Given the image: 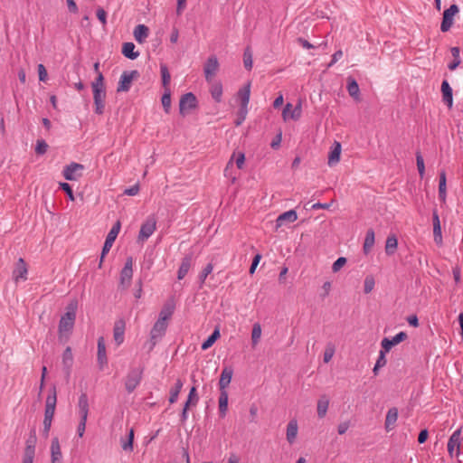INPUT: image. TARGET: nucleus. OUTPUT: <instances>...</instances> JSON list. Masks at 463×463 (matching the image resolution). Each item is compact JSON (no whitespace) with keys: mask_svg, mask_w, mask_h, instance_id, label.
Masks as SVG:
<instances>
[{"mask_svg":"<svg viewBox=\"0 0 463 463\" xmlns=\"http://www.w3.org/2000/svg\"><path fill=\"white\" fill-rule=\"evenodd\" d=\"M211 95L216 102L222 101V85L220 82H214L210 89Z\"/></svg>","mask_w":463,"mask_h":463,"instance_id":"obj_45","label":"nucleus"},{"mask_svg":"<svg viewBox=\"0 0 463 463\" xmlns=\"http://www.w3.org/2000/svg\"><path fill=\"white\" fill-rule=\"evenodd\" d=\"M347 91L349 95L355 100L360 99V90L357 81L353 77L347 78Z\"/></svg>","mask_w":463,"mask_h":463,"instance_id":"obj_29","label":"nucleus"},{"mask_svg":"<svg viewBox=\"0 0 463 463\" xmlns=\"http://www.w3.org/2000/svg\"><path fill=\"white\" fill-rule=\"evenodd\" d=\"M298 219V214L295 210H289L281 213L276 221V229L279 228L284 222H294Z\"/></svg>","mask_w":463,"mask_h":463,"instance_id":"obj_21","label":"nucleus"},{"mask_svg":"<svg viewBox=\"0 0 463 463\" xmlns=\"http://www.w3.org/2000/svg\"><path fill=\"white\" fill-rule=\"evenodd\" d=\"M182 387H183L182 380L177 379L175 383V386L173 388H171V390H170V396H169L170 403H175L177 401L178 395L182 390Z\"/></svg>","mask_w":463,"mask_h":463,"instance_id":"obj_43","label":"nucleus"},{"mask_svg":"<svg viewBox=\"0 0 463 463\" xmlns=\"http://www.w3.org/2000/svg\"><path fill=\"white\" fill-rule=\"evenodd\" d=\"M126 323L123 319L115 322L113 329V337L117 345H120L124 342Z\"/></svg>","mask_w":463,"mask_h":463,"instance_id":"obj_18","label":"nucleus"},{"mask_svg":"<svg viewBox=\"0 0 463 463\" xmlns=\"http://www.w3.org/2000/svg\"><path fill=\"white\" fill-rule=\"evenodd\" d=\"M407 337H408V335L405 332L398 333L392 339L385 337L382 340V343H381L382 348L384 349L385 351L389 352L394 345L406 340Z\"/></svg>","mask_w":463,"mask_h":463,"instance_id":"obj_16","label":"nucleus"},{"mask_svg":"<svg viewBox=\"0 0 463 463\" xmlns=\"http://www.w3.org/2000/svg\"><path fill=\"white\" fill-rule=\"evenodd\" d=\"M237 95L240 99L241 106L248 107L250 95V82H248L244 87L240 89Z\"/></svg>","mask_w":463,"mask_h":463,"instance_id":"obj_30","label":"nucleus"},{"mask_svg":"<svg viewBox=\"0 0 463 463\" xmlns=\"http://www.w3.org/2000/svg\"><path fill=\"white\" fill-rule=\"evenodd\" d=\"M198 400H199V397L197 395L196 388L194 386H193L190 389V392H189V394H188V399H187V401H186V402L184 404H188L189 406L190 405H196V403L198 402Z\"/></svg>","mask_w":463,"mask_h":463,"instance_id":"obj_51","label":"nucleus"},{"mask_svg":"<svg viewBox=\"0 0 463 463\" xmlns=\"http://www.w3.org/2000/svg\"><path fill=\"white\" fill-rule=\"evenodd\" d=\"M133 259L128 257L125 262V266L120 272V283L119 286L126 289L129 287L132 276H133Z\"/></svg>","mask_w":463,"mask_h":463,"instance_id":"obj_8","label":"nucleus"},{"mask_svg":"<svg viewBox=\"0 0 463 463\" xmlns=\"http://www.w3.org/2000/svg\"><path fill=\"white\" fill-rule=\"evenodd\" d=\"M374 287V280L373 278L371 277H367L365 278L364 279V291L365 294H368L370 293L373 288Z\"/></svg>","mask_w":463,"mask_h":463,"instance_id":"obj_59","label":"nucleus"},{"mask_svg":"<svg viewBox=\"0 0 463 463\" xmlns=\"http://www.w3.org/2000/svg\"><path fill=\"white\" fill-rule=\"evenodd\" d=\"M397 419H398V409L395 407L389 409V411H387V414H386V418H385V430L387 431H390L394 428Z\"/></svg>","mask_w":463,"mask_h":463,"instance_id":"obj_25","label":"nucleus"},{"mask_svg":"<svg viewBox=\"0 0 463 463\" xmlns=\"http://www.w3.org/2000/svg\"><path fill=\"white\" fill-rule=\"evenodd\" d=\"M51 457L52 459H61L62 454L58 438H53L51 444Z\"/></svg>","mask_w":463,"mask_h":463,"instance_id":"obj_41","label":"nucleus"},{"mask_svg":"<svg viewBox=\"0 0 463 463\" xmlns=\"http://www.w3.org/2000/svg\"><path fill=\"white\" fill-rule=\"evenodd\" d=\"M233 374V369L232 367H224L219 380L220 391H226V388L230 384Z\"/></svg>","mask_w":463,"mask_h":463,"instance_id":"obj_20","label":"nucleus"},{"mask_svg":"<svg viewBox=\"0 0 463 463\" xmlns=\"http://www.w3.org/2000/svg\"><path fill=\"white\" fill-rule=\"evenodd\" d=\"M292 105L288 103L282 112L284 119H287L288 117L294 120H297L301 116V105L298 104L293 110H291Z\"/></svg>","mask_w":463,"mask_h":463,"instance_id":"obj_23","label":"nucleus"},{"mask_svg":"<svg viewBox=\"0 0 463 463\" xmlns=\"http://www.w3.org/2000/svg\"><path fill=\"white\" fill-rule=\"evenodd\" d=\"M48 144L43 139H38L35 146V153L37 155H43L47 152Z\"/></svg>","mask_w":463,"mask_h":463,"instance_id":"obj_55","label":"nucleus"},{"mask_svg":"<svg viewBox=\"0 0 463 463\" xmlns=\"http://www.w3.org/2000/svg\"><path fill=\"white\" fill-rule=\"evenodd\" d=\"M328 406L329 400L326 398V395L321 396L320 399L317 401V416L319 419H323L326 415Z\"/></svg>","mask_w":463,"mask_h":463,"instance_id":"obj_35","label":"nucleus"},{"mask_svg":"<svg viewBox=\"0 0 463 463\" xmlns=\"http://www.w3.org/2000/svg\"><path fill=\"white\" fill-rule=\"evenodd\" d=\"M193 260H194L193 253H189L182 259L181 265L177 271V279L179 280L183 279L187 275L189 269L192 267Z\"/></svg>","mask_w":463,"mask_h":463,"instance_id":"obj_17","label":"nucleus"},{"mask_svg":"<svg viewBox=\"0 0 463 463\" xmlns=\"http://www.w3.org/2000/svg\"><path fill=\"white\" fill-rule=\"evenodd\" d=\"M87 419H88V417L80 419L77 432H78L79 437H80V438L84 435Z\"/></svg>","mask_w":463,"mask_h":463,"instance_id":"obj_60","label":"nucleus"},{"mask_svg":"<svg viewBox=\"0 0 463 463\" xmlns=\"http://www.w3.org/2000/svg\"><path fill=\"white\" fill-rule=\"evenodd\" d=\"M161 102L165 112L168 114L171 109V90H164Z\"/></svg>","mask_w":463,"mask_h":463,"instance_id":"obj_46","label":"nucleus"},{"mask_svg":"<svg viewBox=\"0 0 463 463\" xmlns=\"http://www.w3.org/2000/svg\"><path fill=\"white\" fill-rule=\"evenodd\" d=\"M156 221L154 216H149L146 222L141 225L139 234H138V241H144L147 240L156 231Z\"/></svg>","mask_w":463,"mask_h":463,"instance_id":"obj_10","label":"nucleus"},{"mask_svg":"<svg viewBox=\"0 0 463 463\" xmlns=\"http://www.w3.org/2000/svg\"><path fill=\"white\" fill-rule=\"evenodd\" d=\"M167 328V322H163L157 319L154 324L150 331V340L146 345H147V351L151 352L159 340L165 335Z\"/></svg>","mask_w":463,"mask_h":463,"instance_id":"obj_3","label":"nucleus"},{"mask_svg":"<svg viewBox=\"0 0 463 463\" xmlns=\"http://www.w3.org/2000/svg\"><path fill=\"white\" fill-rule=\"evenodd\" d=\"M243 64L246 70L250 71L252 69V52L250 47H246L243 52Z\"/></svg>","mask_w":463,"mask_h":463,"instance_id":"obj_47","label":"nucleus"},{"mask_svg":"<svg viewBox=\"0 0 463 463\" xmlns=\"http://www.w3.org/2000/svg\"><path fill=\"white\" fill-rule=\"evenodd\" d=\"M261 260V255L260 253L256 254L252 260L251 265L250 267V273L253 274L255 272V269L257 266L259 265L260 261Z\"/></svg>","mask_w":463,"mask_h":463,"instance_id":"obj_63","label":"nucleus"},{"mask_svg":"<svg viewBox=\"0 0 463 463\" xmlns=\"http://www.w3.org/2000/svg\"><path fill=\"white\" fill-rule=\"evenodd\" d=\"M346 263V258L345 257H340L338 258L334 263H333V266H332V270L334 272H337L341 269V268L343 266H345Z\"/></svg>","mask_w":463,"mask_h":463,"instance_id":"obj_57","label":"nucleus"},{"mask_svg":"<svg viewBox=\"0 0 463 463\" xmlns=\"http://www.w3.org/2000/svg\"><path fill=\"white\" fill-rule=\"evenodd\" d=\"M219 61L215 55L210 56L203 66L204 77L207 82H211L219 71Z\"/></svg>","mask_w":463,"mask_h":463,"instance_id":"obj_9","label":"nucleus"},{"mask_svg":"<svg viewBox=\"0 0 463 463\" xmlns=\"http://www.w3.org/2000/svg\"><path fill=\"white\" fill-rule=\"evenodd\" d=\"M80 418L88 417L89 414V400L86 392H82L78 402Z\"/></svg>","mask_w":463,"mask_h":463,"instance_id":"obj_28","label":"nucleus"},{"mask_svg":"<svg viewBox=\"0 0 463 463\" xmlns=\"http://www.w3.org/2000/svg\"><path fill=\"white\" fill-rule=\"evenodd\" d=\"M134 429L131 428L128 431V435L126 439H121V448L125 451H132L133 450V442H134Z\"/></svg>","mask_w":463,"mask_h":463,"instance_id":"obj_42","label":"nucleus"},{"mask_svg":"<svg viewBox=\"0 0 463 463\" xmlns=\"http://www.w3.org/2000/svg\"><path fill=\"white\" fill-rule=\"evenodd\" d=\"M60 188L67 194L71 201L75 200L72 188L68 183H60Z\"/></svg>","mask_w":463,"mask_h":463,"instance_id":"obj_56","label":"nucleus"},{"mask_svg":"<svg viewBox=\"0 0 463 463\" xmlns=\"http://www.w3.org/2000/svg\"><path fill=\"white\" fill-rule=\"evenodd\" d=\"M91 89L92 90H106L105 84H104V77L101 72H99L95 80L91 82Z\"/></svg>","mask_w":463,"mask_h":463,"instance_id":"obj_49","label":"nucleus"},{"mask_svg":"<svg viewBox=\"0 0 463 463\" xmlns=\"http://www.w3.org/2000/svg\"><path fill=\"white\" fill-rule=\"evenodd\" d=\"M38 75H39V80L40 81H46L47 80V71L43 64L38 65Z\"/></svg>","mask_w":463,"mask_h":463,"instance_id":"obj_61","label":"nucleus"},{"mask_svg":"<svg viewBox=\"0 0 463 463\" xmlns=\"http://www.w3.org/2000/svg\"><path fill=\"white\" fill-rule=\"evenodd\" d=\"M98 19L102 23V24H106L107 23V13L102 7H99L96 12Z\"/></svg>","mask_w":463,"mask_h":463,"instance_id":"obj_64","label":"nucleus"},{"mask_svg":"<svg viewBox=\"0 0 463 463\" xmlns=\"http://www.w3.org/2000/svg\"><path fill=\"white\" fill-rule=\"evenodd\" d=\"M247 113H248V107L241 106L239 109V111H238L237 118L234 122L236 127H239L242 124V122L246 118Z\"/></svg>","mask_w":463,"mask_h":463,"instance_id":"obj_52","label":"nucleus"},{"mask_svg":"<svg viewBox=\"0 0 463 463\" xmlns=\"http://www.w3.org/2000/svg\"><path fill=\"white\" fill-rule=\"evenodd\" d=\"M83 170V165L73 162L64 167L62 175L66 180L74 181L82 175Z\"/></svg>","mask_w":463,"mask_h":463,"instance_id":"obj_12","label":"nucleus"},{"mask_svg":"<svg viewBox=\"0 0 463 463\" xmlns=\"http://www.w3.org/2000/svg\"><path fill=\"white\" fill-rule=\"evenodd\" d=\"M94 100V111L98 115H102L105 110L106 90H92Z\"/></svg>","mask_w":463,"mask_h":463,"instance_id":"obj_13","label":"nucleus"},{"mask_svg":"<svg viewBox=\"0 0 463 463\" xmlns=\"http://www.w3.org/2000/svg\"><path fill=\"white\" fill-rule=\"evenodd\" d=\"M57 403V392L55 385H52L49 390V393L45 401L44 418H43V434L44 437L49 436L52 427V419L55 413Z\"/></svg>","mask_w":463,"mask_h":463,"instance_id":"obj_1","label":"nucleus"},{"mask_svg":"<svg viewBox=\"0 0 463 463\" xmlns=\"http://www.w3.org/2000/svg\"><path fill=\"white\" fill-rule=\"evenodd\" d=\"M386 353H388V352L385 351L384 349L380 351L379 357L375 363L376 368H382L386 364V363H387V360L385 358Z\"/></svg>","mask_w":463,"mask_h":463,"instance_id":"obj_58","label":"nucleus"},{"mask_svg":"<svg viewBox=\"0 0 463 463\" xmlns=\"http://www.w3.org/2000/svg\"><path fill=\"white\" fill-rule=\"evenodd\" d=\"M139 184H136L135 185L129 187V188H127L125 191H124V194H127V195H129V196H134V195H137L138 193H139Z\"/></svg>","mask_w":463,"mask_h":463,"instance_id":"obj_62","label":"nucleus"},{"mask_svg":"<svg viewBox=\"0 0 463 463\" xmlns=\"http://www.w3.org/2000/svg\"><path fill=\"white\" fill-rule=\"evenodd\" d=\"M442 99L445 104L450 109L453 105V93L452 89L447 80L441 83Z\"/></svg>","mask_w":463,"mask_h":463,"instance_id":"obj_22","label":"nucleus"},{"mask_svg":"<svg viewBox=\"0 0 463 463\" xmlns=\"http://www.w3.org/2000/svg\"><path fill=\"white\" fill-rule=\"evenodd\" d=\"M135 44L133 43H125L122 46V53L125 57L135 60L138 57L139 52H135Z\"/></svg>","mask_w":463,"mask_h":463,"instance_id":"obj_37","label":"nucleus"},{"mask_svg":"<svg viewBox=\"0 0 463 463\" xmlns=\"http://www.w3.org/2000/svg\"><path fill=\"white\" fill-rule=\"evenodd\" d=\"M138 76H139V73L136 70L131 71H124L120 76L118 85L117 88V91L118 92L128 91L131 87V83H132L133 80L137 79Z\"/></svg>","mask_w":463,"mask_h":463,"instance_id":"obj_11","label":"nucleus"},{"mask_svg":"<svg viewBox=\"0 0 463 463\" xmlns=\"http://www.w3.org/2000/svg\"><path fill=\"white\" fill-rule=\"evenodd\" d=\"M220 337V330L218 327H216L211 335L208 336V338L202 344V350H207L209 349L215 341Z\"/></svg>","mask_w":463,"mask_h":463,"instance_id":"obj_44","label":"nucleus"},{"mask_svg":"<svg viewBox=\"0 0 463 463\" xmlns=\"http://www.w3.org/2000/svg\"><path fill=\"white\" fill-rule=\"evenodd\" d=\"M198 101L195 95L192 92H187L181 96L179 100V112L181 115H185L186 109H194L197 108Z\"/></svg>","mask_w":463,"mask_h":463,"instance_id":"obj_7","label":"nucleus"},{"mask_svg":"<svg viewBox=\"0 0 463 463\" xmlns=\"http://www.w3.org/2000/svg\"><path fill=\"white\" fill-rule=\"evenodd\" d=\"M97 360L100 369H103L104 365L108 364V358L106 354V345L103 336H99L98 339V354Z\"/></svg>","mask_w":463,"mask_h":463,"instance_id":"obj_19","label":"nucleus"},{"mask_svg":"<svg viewBox=\"0 0 463 463\" xmlns=\"http://www.w3.org/2000/svg\"><path fill=\"white\" fill-rule=\"evenodd\" d=\"M341 155V144L337 141H335L334 146L328 155V165L330 166L335 165L340 161Z\"/></svg>","mask_w":463,"mask_h":463,"instance_id":"obj_27","label":"nucleus"},{"mask_svg":"<svg viewBox=\"0 0 463 463\" xmlns=\"http://www.w3.org/2000/svg\"><path fill=\"white\" fill-rule=\"evenodd\" d=\"M175 307V306L173 301L166 302L159 313L158 320L163 321V322H167V320L174 314Z\"/></svg>","mask_w":463,"mask_h":463,"instance_id":"obj_26","label":"nucleus"},{"mask_svg":"<svg viewBox=\"0 0 463 463\" xmlns=\"http://www.w3.org/2000/svg\"><path fill=\"white\" fill-rule=\"evenodd\" d=\"M120 227H121L120 222L117 221L114 223V225L112 226V228L109 231V234L107 235L106 241H105L103 248H102L101 255H100V260H99V268L101 267V264L103 262V260H104L105 256L110 250V249H111V247H112L116 238H117L119 231H120Z\"/></svg>","mask_w":463,"mask_h":463,"instance_id":"obj_4","label":"nucleus"},{"mask_svg":"<svg viewBox=\"0 0 463 463\" xmlns=\"http://www.w3.org/2000/svg\"><path fill=\"white\" fill-rule=\"evenodd\" d=\"M143 368H132L125 381V387L128 393L134 392L142 380Z\"/></svg>","mask_w":463,"mask_h":463,"instance_id":"obj_5","label":"nucleus"},{"mask_svg":"<svg viewBox=\"0 0 463 463\" xmlns=\"http://www.w3.org/2000/svg\"><path fill=\"white\" fill-rule=\"evenodd\" d=\"M26 274H27V266L23 258H20L17 262L15 269L13 272L14 278L15 280H18L19 279H26Z\"/></svg>","mask_w":463,"mask_h":463,"instance_id":"obj_24","label":"nucleus"},{"mask_svg":"<svg viewBox=\"0 0 463 463\" xmlns=\"http://www.w3.org/2000/svg\"><path fill=\"white\" fill-rule=\"evenodd\" d=\"M398 248V240L395 235H390L386 239L385 252L388 256L395 253Z\"/></svg>","mask_w":463,"mask_h":463,"instance_id":"obj_36","label":"nucleus"},{"mask_svg":"<svg viewBox=\"0 0 463 463\" xmlns=\"http://www.w3.org/2000/svg\"><path fill=\"white\" fill-rule=\"evenodd\" d=\"M460 437H461V429H458L453 432L448 441V452L449 455L452 458L454 456V449H457V455L459 454L460 450Z\"/></svg>","mask_w":463,"mask_h":463,"instance_id":"obj_15","label":"nucleus"},{"mask_svg":"<svg viewBox=\"0 0 463 463\" xmlns=\"http://www.w3.org/2000/svg\"><path fill=\"white\" fill-rule=\"evenodd\" d=\"M416 163H417V168L419 171V175L420 177H423L425 174V165H424V160L421 153L418 151L416 153Z\"/></svg>","mask_w":463,"mask_h":463,"instance_id":"obj_50","label":"nucleus"},{"mask_svg":"<svg viewBox=\"0 0 463 463\" xmlns=\"http://www.w3.org/2000/svg\"><path fill=\"white\" fill-rule=\"evenodd\" d=\"M458 6L453 4L449 8L443 12L442 22L440 24L441 32L446 33L451 28L453 25V17L458 13Z\"/></svg>","mask_w":463,"mask_h":463,"instance_id":"obj_6","label":"nucleus"},{"mask_svg":"<svg viewBox=\"0 0 463 463\" xmlns=\"http://www.w3.org/2000/svg\"><path fill=\"white\" fill-rule=\"evenodd\" d=\"M335 346L332 344H328L324 352L323 360L326 364L329 363L335 354Z\"/></svg>","mask_w":463,"mask_h":463,"instance_id":"obj_53","label":"nucleus"},{"mask_svg":"<svg viewBox=\"0 0 463 463\" xmlns=\"http://www.w3.org/2000/svg\"><path fill=\"white\" fill-rule=\"evenodd\" d=\"M160 72H161L162 86L164 88V90H170L171 75H170L168 68L165 64H161Z\"/></svg>","mask_w":463,"mask_h":463,"instance_id":"obj_40","label":"nucleus"},{"mask_svg":"<svg viewBox=\"0 0 463 463\" xmlns=\"http://www.w3.org/2000/svg\"><path fill=\"white\" fill-rule=\"evenodd\" d=\"M261 335V326L260 324L256 323L253 325L252 331H251V342L252 345L255 346L260 338Z\"/></svg>","mask_w":463,"mask_h":463,"instance_id":"obj_48","label":"nucleus"},{"mask_svg":"<svg viewBox=\"0 0 463 463\" xmlns=\"http://www.w3.org/2000/svg\"><path fill=\"white\" fill-rule=\"evenodd\" d=\"M66 309V313L61 316L59 323L60 336H61L63 333L71 332L72 330L76 319L77 303H70Z\"/></svg>","mask_w":463,"mask_h":463,"instance_id":"obj_2","label":"nucleus"},{"mask_svg":"<svg viewBox=\"0 0 463 463\" xmlns=\"http://www.w3.org/2000/svg\"><path fill=\"white\" fill-rule=\"evenodd\" d=\"M450 52L452 54V61L449 63L448 68L450 71H454L457 69V67L460 64L461 59H460V49L458 47H451Z\"/></svg>","mask_w":463,"mask_h":463,"instance_id":"obj_39","label":"nucleus"},{"mask_svg":"<svg viewBox=\"0 0 463 463\" xmlns=\"http://www.w3.org/2000/svg\"><path fill=\"white\" fill-rule=\"evenodd\" d=\"M374 240H375L374 231L373 229L367 230L364 246H363V250H364V254H368L372 250V248L374 245Z\"/></svg>","mask_w":463,"mask_h":463,"instance_id":"obj_34","label":"nucleus"},{"mask_svg":"<svg viewBox=\"0 0 463 463\" xmlns=\"http://www.w3.org/2000/svg\"><path fill=\"white\" fill-rule=\"evenodd\" d=\"M213 269V265L212 263H208L204 269L202 270L201 274L199 275V280L201 286L204 283L207 276L212 273Z\"/></svg>","mask_w":463,"mask_h":463,"instance_id":"obj_54","label":"nucleus"},{"mask_svg":"<svg viewBox=\"0 0 463 463\" xmlns=\"http://www.w3.org/2000/svg\"><path fill=\"white\" fill-rule=\"evenodd\" d=\"M228 392L227 391H220L219 397V414L221 418H224L226 416L228 411Z\"/></svg>","mask_w":463,"mask_h":463,"instance_id":"obj_31","label":"nucleus"},{"mask_svg":"<svg viewBox=\"0 0 463 463\" xmlns=\"http://www.w3.org/2000/svg\"><path fill=\"white\" fill-rule=\"evenodd\" d=\"M73 364V354L70 346L66 347L62 354V365L65 374V379L68 382L71 377V367Z\"/></svg>","mask_w":463,"mask_h":463,"instance_id":"obj_14","label":"nucleus"},{"mask_svg":"<svg viewBox=\"0 0 463 463\" xmlns=\"http://www.w3.org/2000/svg\"><path fill=\"white\" fill-rule=\"evenodd\" d=\"M447 195V177L444 170L439 173V198L441 202L445 203Z\"/></svg>","mask_w":463,"mask_h":463,"instance_id":"obj_32","label":"nucleus"},{"mask_svg":"<svg viewBox=\"0 0 463 463\" xmlns=\"http://www.w3.org/2000/svg\"><path fill=\"white\" fill-rule=\"evenodd\" d=\"M298 435V423L296 420H290L287 426V440L292 444Z\"/></svg>","mask_w":463,"mask_h":463,"instance_id":"obj_38","label":"nucleus"},{"mask_svg":"<svg viewBox=\"0 0 463 463\" xmlns=\"http://www.w3.org/2000/svg\"><path fill=\"white\" fill-rule=\"evenodd\" d=\"M149 29L145 24H138L136 26L134 30V37L136 41L139 43L145 42L146 38L148 36Z\"/></svg>","mask_w":463,"mask_h":463,"instance_id":"obj_33","label":"nucleus"}]
</instances>
